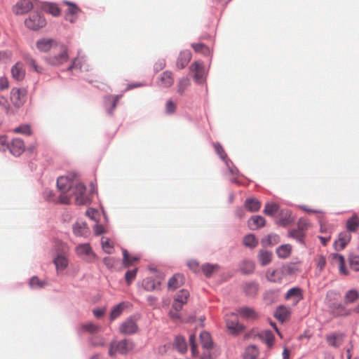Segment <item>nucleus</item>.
Here are the masks:
<instances>
[{"instance_id": "obj_1", "label": "nucleus", "mask_w": 359, "mask_h": 359, "mask_svg": "<svg viewBox=\"0 0 359 359\" xmlns=\"http://www.w3.org/2000/svg\"><path fill=\"white\" fill-rule=\"evenodd\" d=\"M57 187L60 191L59 201L61 204H68L72 196H75L77 205L86 204L88 198L85 194L86 187L80 182L74 181L67 177L62 176L57 178Z\"/></svg>"}, {"instance_id": "obj_2", "label": "nucleus", "mask_w": 359, "mask_h": 359, "mask_svg": "<svg viewBox=\"0 0 359 359\" xmlns=\"http://www.w3.org/2000/svg\"><path fill=\"white\" fill-rule=\"evenodd\" d=\"M69 60L67 48L64 45H55L53 55L46 58L47 62L53 66H60Z\"/></svg>"}, {"instance_id": "obj_3", "label": "nucleus", "mask_w": 359, "mask_h": 359, "mask_svg": "<svg viewBox=\"0 0 359 359\" xmlns=\"http://www.w3.org/2000/svg\"><path fill=\"white\" fill-rule=\"evenodd\" d=\"M134 348V344L126 339H123L116 343L113 341L110 344L109 354L114 356L116 352L121 354H126Z\"/></svg>"}, {"instance_id": "obj_4", "label": "nucleus", "mask_w": 359, "mask_h": 359, "mask_svg": "<svg viewBox=\"0 0 359 359\" xmlns=\"http://www.w3.org/2000/svg\"><path fill=\"white\" fill-rule=\"evenodd\" d=\"M75 252L77 256L81 257L87 262H93L97 258L96 254L94 252L89 243L78 245L75 248Z\"/></svg>"}, {"instance_id": "obj_5", "label": "nucleus", "mask_w": 359, "mask_h": 359, "mask_svg": "<svg viewBox=\"0 0 359 359\" xmlns=\"http://www.w3.org/2000/svg\"><path fill=\"white\" fill-rule=\"evenodd\" d=\"M25 24L27 28L37 30L43 27L46 24V21L40 13H34L25 20Z\"/></svg>"}, {"instance_id": "obj_6", "label": "nucleus", "mask_w": 359, "mask_h": 359, "mask_svg": "<svg viewBox=\"0 0 359 359\" xmlns=\"http://www.w3.org/2000/svg\"><path fill=\"white\" fill-rule=\"evenodd\" d=\"M226 325L230 333L236 334L242 332L244 327L239 324L238 316L233 313L226 316Z\"/></svg>"}, {"instance_id": "obj_7", "label": "nucleus", "mask_w": 359, "mask_h": 359, "mask_svg": "<svg viewBox=\"0 0 359 359\" xmlns=\"http://www.w3.org/2000/svg\"><path fill=\"white\" fill-rule=\"evenodd\" d=\"M190 71L193 72L194 81L198 83H203L205 81L206 72L203 62L196 61L190 66Z\"/></svg>"}, {"instance_id": "obj_8", "label": "nucleus", "mask_w": 359, "mask_h": 359, "mask_svg": "<svg viewBox=\"0 0 359 359\" xmlns=\"http://www.w3.org/2000/svg\"><path fill=\"white\" fill-rule=\"evenodd\" d=\"M62 4L67 6L65 15V20L71 23H74L76 20L79 14L81 12V8L76 4L69 1H63Z\"/></svg>"}, {"instance_id": "obj_9", "label": "nucleus", "mask_w": 359, "mask_h": 359, "mask_svg": "<svg viewBox=\"0 0 359 359\" xmlns=\"http://www.w3.org/2000/svg\"><path fill=\"white\" fill-rule=\"evenodd\" d=\"M27 91L25 89L13 88L11 91V100L14 106L20 107L26 100Z\"/></svg>"}, {"instance_id": "obj_10", "label": "nucleus", "mask_w": 359, "mask_h": 359, "mask_svg": "<svg viewBox=\"0 0 359 359\" xmlns=\"http://www.w3.org/2000/svg\"><path fill=\"white\" fill-rule=\"evenodd\" d=\"M33 8L31 0H20L13 7V11L15 15H23Z\"/></svg>"}, {"instance_id": "obj_11", "label": "nucleus", "mask_w": 359, "mask_h": 359, "mask_svg": "<svg viewBox=\"0 0 359 359\" xmlns=\"http://www.w3.org/2000/svg\"><path fill=\"white\" fill-rule=\"evenodd\" d=\"M189 297V292L186 290H180L176 295L172 304L173 309L179 311L182 309L184 304H187Z\"/></svg>"}, {"instance_id": "obj_12", "label": "nucleus", "mask_w": 359, "mask_h": 359, "mask_svg": "<svg viewBox=\"0 0 359 359\" xmlns=\"http://www.w3.org/2000/svg\"><path fill=\"white\" fill-rule=\"evenodd\" d=\"M137 325L135 321L130 318L121 323L119 330L122 334H133L137 332Z\"/></svg>"}, {"instance_id": "obj_13", "label": "nucleus", "mask_w": 359, "mask_h": 359, "mask_svg": "<svg viewBox=\"0 0 359 359\" xmlns=\"http://www.w3.org/2000/svg\"><path fill=\"white\" fill-rule=\"evenodd\" d=\"M351 235L348 231H343L339 234L338 239L334 242V246L336 250L340 251L345 248L351 241Z\"/></svg>"}, {"instance_id": "obj_14", "label": "nucleus", "mask_w": 359, "mask_h": 359, "mask_svg": "<svg viewBox=\"0 0 359 359\" xmlns=\"http://www.w3.org/2000/svg\"><path fill=\"white\" fill-rule=\"evenodd\" d=\"M9 149L14 156H20L25 151L24 142L20 138H14L9 145Z\"/></svg>"}, {"instance_id": "obj_15", "label": "nucleus", "mask_w": 359, "mask_h": 359, "mask_svg": "<svg viewBox=\"0 0 359 359\" xmlns=\"http://www.w3.org/2000/svg\"><path fill=\"white\" fill-rule=\"evenodd\" d=\"M238 313L241 318L250 320H256L259 316L254 309L247 306L240 308Z\"/></svg>"}, {"instance_id": "obj_16", "label": "nucleus", "mask_w": 359, "mask_h": 359, "mask_svg": "<svg viewBox=\"0 0 359 359\" xmlns=\"http://www.w3.org/2000/svg\"><path fill=\"white\" fill-rule=\"evenodd\" d=\"M266 277L269 281L274 283H280L285 278L281 268L276 270L269 269L266 271Z\"/></svg>"}, {"instance_id": "obj_17", "label": "nucleus", "mask_w": 359, "mask_h": 359, "mask_svg": "<svg viewBox=\"0 0 359 359\" xmlns=\"http://www.w3.org/2000/svg\"><path fill=\"white\" fill-rule=\"evenodd\" d=\"M174 83V79L172 77V74L170 72L165 71L163 72L158 81V85L163 88H168L171 86Z\"/></svg>"}, {"instance_id": "obj_18", "label": "nucleus", "mask_w": 359, "mask_h": 359, "mask_svg": "<svg viewBox=\"0 0 359 359\" xmlns=\"http://www.w3.org/2000/svg\"><path fill=\"white\" fill-rule=\"evenodd\" d=\"M191 59V53L189 50L182 51L177 60V67L179 69H184Z\"/></svg>"}, {"instance_id": "obj_19", "label": "nucleus", "mask_w": 359, "mask_h": 359, "mask_svg": "<svg viewBox=\"0 0 359 359\" xmlns=\"http://www.w3.org/2000/svg\"><path fill=\"white\" fill-rule=\"evenodd\" d=\"M55 41L50 39H42L36 42L37 48L41 52H48L51 48L54 49Z\"/></svg>"}, {"instance_id": "obj_20", "label": "nucleus", "mask_w": 359, "mask_h": 359, "mask_svg": "<svg viewBox=\"0 0 359 359\" xmlns=\"http://www.w3.org/2000/svg\"><path fill=\"white\" fill-rule=\"evenodd\" d=\"M74 233L76 236L87 237L90 231L85 222H76L73 226Z\"/></svg>"}, {"instance_id": "obj_21", "label": "nucleus", "mask_w": 359, "mask_h": 359, "mask_svg": "<svg viewBox=\"0 0 359 359\" xmlns=\"http://www.w3.org/2000/svg\"><path fill=\"white\" fill-rule=\"evenodd\" d=\"M265 219L259 215L252 216L251 217L248 222V224L250 229L255 230L259 229L265 225Z\"/></svg>"}, {"instance_id": "obj_22", "label": "nucleus", "mask_w": 359, "mask_h": 359, "mask_svg": "<svg viewBox=\"0 0 359 359\" xmlns=\"http://www.w3.org/2000/svg\"><path fill=\"white\" fill-rule=\"evenodd\" d=\"M11 74L13 79L17 81H22L25 76V70L23 65L20 62H17L11 69Z\"/></svg>"}, {"instance_id": "obj_23", "label": "nucleus", "mask_w": 359, "mask_h": 359, "mask_svg": "<svg viewBox=\"0 0 359 359\" xmlns=\"http://www.w3.org/2000/svg\"><path fill=\"white\" fill-rule=\"evenodd\" d=\"M344 334L341 333H332L327 336V344L333 347H339L343 342Z\"/></svg>"}, {"instance_id": "obj_24", "label": "nucleus", "mask_w": 359, "mask_h": 359, "mask_svg": "<svg viewBox=\"0 0 359 359\" xmlns=\"http://www.w3.org/2000/svg\"><path fill=\"white\" fill-rule=\"evenodd\" d=\"M332 312L338 316H345L351 314V309H346L344 305L341 304H333L330 306Z\"/></svg>"}, {"instance_id": "obj_25", "label": "nucleus", "mask_w": 359, "mask_h": 359, "mask_svg": "<svg viewBox=\"0 0 359 359\" xmlns=\"http://www.w3.org/2000/svg\"><path fill=\"white\" fill-rule=\"evenodd\" d=\"M184 276L182 274H175L168 281V287L175 290L184 284Z\"/></svg>"}, {"instance_id": "obj_26", "label": "nucleus", "mask_w": 359, "mask_h": 359, "mask_svg": "<svg viewBox=\"0 0 359 359\" xmlns=\"http://www.w3.org/2000/svg\"><path fill=\"white\" fill-rule=\"evenodd\" d=\"M200 342L203 348L208 351L212 348V341L210 334L207 332H202L200 334Z\"/></svg>"}, {"instance_id": "obj_27", "label": "nucleus", "mask_w": 359, "mask_h": 359, "mask_svg": "<svg viewBox=\"0 0 359 359\" xmlns=\"http://www.w3.org/2000/svg\"><path fill=\"white\" fill-rule=\"evenodd\" d=\"M43 10L52 15L54 17H58L61 15V9L54 3H46L43 6Z\"/></svg>"}, {"instance_id": "obj_28", "label": "nucleus", "mask_w": 359, "mask_h": 359, "mask_svg": "<svg viewBox=\"0 0 359 359\" xmlns=\"http://www.w3.org/2000/svg\"><path fill=\"white\" fill-rule=\"evenodd\" d=\"M290 309L284 306H279L275 312V317L280 322H284L290 316Z\"/></svg>"}, {"instance_id": "obj_29", "label": "nucleus", "mask_w": 359, "mask_h": 359, "mask_svg": "<svg viewBox=\"0 0 359 359\" xmlns=\"http://www.w3.org/2000/svg\"><path fill=\"white\" fill-rule=\"evenodd\" d=\"M123 266L128 268L139 261V257L136 256H130L126 250H123Z\"/></svg>"}, {"instance_id": "obj_30", "label": "nucleus", "mask_w": 359, "mask_h": 359, "mask_svg": "<svg viewBox=\"0 0 359 359\" xmlns=\"http://www.w3.org/2000/svg\"><path fill=\"white\" fill-rule=\"evenodd\" d=\"M258 261L262 266L268 265L272 259V253L268 250H262L258 254Z\"/></svg>"}, {"instance_id": "obj_31", "label": "nucleus", "mask_w": 359, "mask_h": 359, "mask_svg": "<svg viewBox=\"0 0 359 359\" xmlns=\"http://www.w3.org/2000/svg\"><path fill=\"white\" fill-rule=\"evenodd\" d=\"M346 231L349 233L355 232L359 226V218L354 215L346 221Z\"/></svg>"}, {"instance_id": "obj_32", "label": "nucleus", "mask_w": 359, "mask_h": 359, "mask_svg": "<svg viewBox=\"0 0 359 359\" xmlns=\"http://www.w3.org/2000/svg\"><path fill=\"white\" fill-rule=\"evenodd\" d=\"M57 271H63L68 266V259L63 255H58L53 260Z\"/></svg>"}, {"instance_id": "obj_33", "label": "nucleus", "mask_w": 359, "mask_h": 359, "mask_svg": "<svg viewBox=\"0 0 359 359\" xmlns=\"http://www.w3.org/2000/svg\"><path fill=\"white\" fill-rule=\"evenodd\" d=\"M245 207L250 212H257L260 209L261 203L255 198H248L245 201Z\"/></svg>"}, {"instance_id": "obj_34", "label": "nucleus", "mask_w": 359, "mask_h": 359, "mask_svg": "<svg viewBox=\"0 0 359 359\" xmlns=\"http://www.w3.org/2000/svg\"><path fill=\"white\" fill-rule=\"evenodd\" d=\"M292 297H295L297 299L296 303L303 299L302 290L299 287H292L287 291L285 295V299H290Z\"/></svg>"}, {"instance_id": "obj_35", "label": "nucleus", "mask_w": 359, "mask_h": 359, "mask_svg": "<svg viewBox=\"0 0 359 359\" xmlns=\"http://www.w3.org/2000/svg\"><path fill=\"white\" fill-rule=\"evenodd\" d=\"M174 346L179 352L182 353H185L187 350L186 340L181 336H177L175 337Z\"/></svg>"}, {"instance_id": "obj_36", "label": "nucleus", "mask_w": 359, "mask_h": 359, "mask_svg": "<svg viewBox=\"0 0 359 359\" xmlns=\"http://www.w3.org/2000/svg\"><path fill=\"white\" fill-rule=\"evenodd\" d=\"M260 338L267 344V346L270 348L273 345L274 342V335L270 330H265L259 334Z\"/></svg>"}, {"instance_id": "obj_37", "label": "nucleus", "mask_w": 359, "mask_h": 359, "mask_svg": "<svg viewBox=\"0 0 359 359\" xmlns=\"http://www.w3.org/2000/svg\"><path fill=\"white\" fill-rule=\"evenodd\" d=\"M126 306L127 304L126 302H121L113 308L110 313V320H114L120 316Z\"/></svg>"}, {"instance_id": "obj_38", "label": "nucleus", "mask_w": 359, "mask_h": 359, "mask_svg": "<svg viewBox=\"0 0 359 359\" xmlns=\"http://www.w3.org/2000/svg\"><path fill=\"white\" fill-rule=\"evenodd\" d=\"M255 264L252 261L243 260L240 265V270L243 273H250L254 271Z\"/></svg>"}, {"instance_id": "obj_39", "label": "nucleus", "mask_w": 359, "mask_h": 359, "mask_svg": "<svg viewBox=\"0 0 359 359\" xmlns=\"http://www.w3.org/2000/svg\"><path fill=\"white\" fill-rule=\"evenodd\" d=\"M291 250L292 246L290 245H283L277 249L276 253L280 258H286L290 256Z\"/></svg>"}, {"instance_id": "obj_40", "label": "nucleus", "mask_w": 359, "mask_h": 359, "mask_svg": "<svg viewBox=\"0 0 359 359\" xmlns=\"http://www.w3.org/2000/svg\"><path fill=\"white\" fill-rule=\"evenodd\" d=\"M359 297L358 292L355 290H348L344 296V304H349L356 301Z\"/></svg>"}, {"instance_id": "obj_41", "label": "nucleus", "mask_w": 359, "mask_h": 359, "mask_svg": "<svg viewBox=\"0 0 359 359\" xmlns=\"http://www.w3.org/2000/svg\"><path fill=\"white\" fill-rule=\"evenodd\" d=\"M259 354L258 348L254 346L251 345L247 347L245 351V359H256Z\"/></svg>"}, {"instance_id": "obj_42", "label": "nucleus", "mask_w": 359, "mask_h": 359, "mask_svg": "<svg viewBox=\"0 0 359 359\" xmlns=\"http://www.w3.org/2000/svg\"><path fill=\"white\" fill-rule=\"evenodd\" d=\"M191 47L196 52L200 53L204 55H209L210 54V49L203 43H192Z\"/></svg>"}, {"instance_id": "obj_43", "label": "nucleus", "mask_w": 359, "mask_h": 359, "mask_svg": "<svg viewBox=\"0 0 359 359\" xmlns=\"http://www.w3.org/2000/svg\"><path fill=\"white\" fill-rule=\"evenodd\" d=\"M243 244L246 247L254 248L258 245V241L253 234H248L244 237Z\"/></svg>"}, {"instance_id": "obj_44", "label": "nucleus", "mask_w": 359, "mask_h": 359, "mask_svg": "<svg viewBox=\"0 0 359 359\" xmlns=\"http://www.w3.org/2000/svg\"><path fill=\"white\" fill-rule=\"evenodd\" d=\"M218 268L217 264H206L202 266L201 269L207 277H210L215 271H217Z\"/></svg>"}, {"instance_id": "obj_45", "label": "nucleus", "mask_w": 359, "mask_h": 359, "mask_svg": "<svg viewBox=\"0 0 359 359\" xmlns=\"http://www.w3.org/2000/svg\"><path fill=\"white\" fill-rule=\"evenodd\" d=\"M290 236L296 239L298 242L301 243H304V240L305 237V233L301 230L293 229L289 232Z\"/></svg>"}, {"instance_id": "obj_46", "label": "nucleus", "mask_w": 359, "mask_h": 359, "mask_svg": "<svg viewBox=\"0 0 359 359\" xmlns=\"http://www.w3.org/2000/svg\"><path fill=\"white\" fill-rule=\"evenodd\" d=\"M102 247L104 251L107 254L113 252L114 247L108 238L102 237L101 240Z\"/></svg>"}, {"instance_id": "obj_47", "label": "nucleus", "mask_w": 359, "mask_h": 359, "mask_svg": "<svg viewBox=\"0 0 359 359\" xmlns=\"http://www.w3.org/2000/svg\"><path fill=\"white\" fill-rule=\"evenodd\" d=\"M189 84V79L187 77L181 79L177 84V92L181 95L183 94Z\"/></svg>"}, {"instance_id": "obj_48", "label": "nucleus", "mask_w": 359, "mask_h": 359, "mask_svg": "<svg viewBox=\"0 0 359 359\" xmlns=\"http://www.w3.org/2000/svg\"><path fill=\"white\" fill-rule=\"evenodd\" d=\"M25 61L27 64L32 67L36 72L38 73H42L43 68L39 65H37L36 60L32 57L31 56H26L25 57Z\"/></svg>"}, {"instance_id": "obj_49", "label": "nucleus", "mask_w": 359, "mask_h": 359, "mask_svg": "<svg viewBox=\"0 0 359 359\" xmlns=\"http://www.w3.org/2000/svg\"><path fill=\"white\" fill-rule=\"evenodd\" d=\"M29 285L32 288H42L46 285V283L39 280L37 276H33L29 280Z\"/></svg>"}, {"instance_id": "obj_50", "label": "nucleus", "mask_w": 359, "mask_h": 359, "mask_svg": "<svg viewBox=\"0 0 359 359\" xmlns=\"http://www.w3.org/2000/svg\"><path fill=\"white\" fill-rule=\"evenodd\" d=\"M332 258L333 259V261L337 262L339 265V269L341 271V273H345V271H344V262H345V259H344V257L339 255V254H332Z\"/></svg>"}, {"instance_id": "obj_51", "label": "nucleus", "mask_w": 359, "mask_h": 359, "mask_svg": "<svg viewBox=\"0 0 359 359\" xmlns=\"http://www.w3.org/2000/svg\"><path fill=\"white\" fill-rule=\"evenodd\" d=\"M278 210V206L276 203H266L264 210V212L267 215L272 216Z\"/></svg>"}, {"instance_id": "obj_52", "label": "nucleus", "mask_w": 359, "mask_h": 359, "mask_svg": "<svg viewBox=\"0 0 359 359\" xmlns=\"http://www.w3.org/2000/svg\"><path fill=\"white\" fill-rule=\"evenodd\" d=\"M214 148L216 153L220 156V158L222 160L225 161L226 163L228 165V160H226L227 155L226 154L222 146L219 143L217 142L214 144Z\"/></svg>"}, {"instance_id": "obj_53", "label": "nucleus", "mask_w": 359, "mask_h": 359, "mask_svg": "<svg viewBox=\"0 0 359 359\" xmlns=\"http://www.w3.org/2000/svg\"><path fill=\"white\" fill-rule=\"evenodd\" d=\"M14 133H20L25 135H30L32 134V131L30 127L28 125H22L17 127L13 130Z\"/></svg>"}, {"instance_id": "obj_54", "label": "nucleus", "mask_w": 359, "mask_h": 359, "mask_svg": "<svg viewBox=\"0 0 359 359\" xmlns=\"http://www.w3.org/2000/svg\"><path fill=\"white\" fill-rule=\"evenodd\" d=\"M144 288L147 291H152L156 289L155 281L149 278H145L142 282Z\"/></svg>"}, {"instance_id": "obj_55", "label": "nucleus", "mask_w": 359, "mask_h": 359, "mask_svg": "<svg viewBox=\"0 0 359 359\" xmlns=\"http://www.w3.org/2000/svg\"><path fill=\"white\" fill-rule=\"evenodd\" d=\"M137 272V269H133L128 270L125 274L126 281L128 285H130L131 283L135 280Z\"/></svg>"}, {"instance_id": "obj_56", "label": "nucleus", "mask_w": 359, "mask_h": 359, "mask_svg": "<svg viewBox=\"0 0 359 359\" xmlns=\"http://www.w3.org/2000/svg\"><path fill=\"white\" fill-rule=\"evenodd\" d=\"M257 290V285L255 283H248L245 287V293L250 296L255 295Z\"/></svg>"}, {"instance_id": "obj_57", "label": "nucleus", "mask_w": 359, "mask_h": 359, "mask_svg": "<svg viewBox=\"0 0 359 359\" xmlns=\"http://www.w3.org/2000/svg\"><path fill=\"white\" fill-rule=\"evenodd\" d=\"M121 97V95H116L114 97L109 96L108 97H107V100L111 103V107L108 110L109 114H111L113 113V111L116 107L117 102H118Z\"/></svg>"}, {"instance_id": "obj_58", "label": "nucleus", "mask_w": 359, "mask_h": 359, "mask_svg": "<svg viewBox=\"0 0 359 359\" xmlns=\"http://www.w3.org/2000/svg\"><path fill=\"white\" fill-rule=\"evenodd\" d=\"M350 267L355 271H359V256L353 255L349 259Z\"/></svg>"}, {"instance_id": "obj_59", "label": "nucleus", "mask_w": 359, "mask_h": 359, "mask_svg": "<svg viewBox=\"0 0 359 359\" xmlns=\"http://www.w3.org/2000/svg\"><path fill=\"white\" fill-rule=\"evenodd\" d=\"M279 237L276 234L269 235L266 238L263 239L262 242L268 245H274L278 243Z\"/></svg>"}, {"instance_id": "obj_60", "label": "nucleus", "mask_w": 359, "mask_h": 359, "mask_svg": "<svg viewBox=\"0 0 359 359\" xmlns=\"http://www.w3.org/2000/svg\"><path fill=\"white\" fill-rule=\"evenodd\" d=\"M44 196L47 201L55 203H60L59 196H55L52 191H46L44 193Z\"/></svg>"}, {"instance_id": "obj_61", "label": "nucleus", "mask_w": 359, "mask_h": 359, "mask_svg": "<svg viewBox=\"0 0 359 359\" xmlns=\"http://www.w3.org/2000/svg\"><path fill=\"white\" fill-rule=\"evenodd\" d=\"M82 328L90 333L96 332L99 330L100 327L92 323H88L82 325Z\"/></svg>"}, {"instance_id": "obj_62", "label": "nucleus", "mask_w": 359, "mask_h": 359, "mask_svg": "<svg viewBox=\"0 0 359 359\" xmlns=\"http://www.w3.org/2000/svg\"><path fill=\"white\" fill-rule=\"evenodd\" d=\"M189 344H190V346H191V351L192 355L194 356L197 355L198 352L197 351L196 344V342H195V335L192 334V335L190 336V337H189Z\"/></svg>"}, {"instance_id": "obj_63", "label": "nucleus", "mask_w": 359, "mask_h": 359, "mask_svg": "<svg viewBox=\"0 0 359 359\" xmlns=\"http://www.w3.org/2000/svg\"><path fill=\"white\" fill-rule=\"evenodd\" d=\"M103 263L108 269H112L116 263V259L114 257H104L103 259Z\"/></svg>"}, {"instance_id": "obj_64", "label": "nucleus", "mask_w": 359, "mask_h": 359, "mask_svg": "<svg viewBox=\"0 0 359 359\" xmlns=\"http://www.w3.org/2000/svg\"><path fill=\"white\" fill-rule=\"evenodd\" d=\"M176 104L172 100H168L165 105V111L168 114H172L175 111Z\"/></svg>"}]
</instances>
